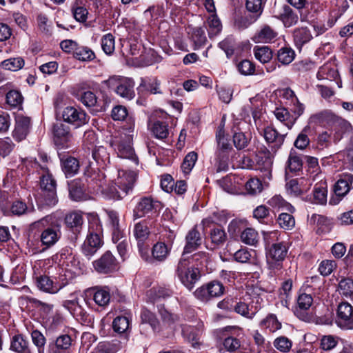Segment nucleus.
<instances>
[{"mask_svg":"<svg viewBox=\"0 0 353 353\" xmlns=\"http://www.w3.org/2000/svg\"><path fill=\"white\" fill-rule=\"evenodd\" d=\"M103 228L101 221L97 215H91L88 219V234L81 245L82 253L90 259L101 247Z\"/></svg>","mask_w":353,"mask_h":353,"instance_id":"obj_1","label":"nucleus"},{"mask_svg":"<svg viewBox=\"0 0 353 353\" xmlns=\"http://www.w3.org/2000/svg\"><path fill=\"white\" fill-rule=\"evenodd\" d=\"M153 224L152 219H145L135 223L132 230V235L137 241L140 255L146 261L152 260L150 256V246L148 240Z\"/></svg>","mask_w":353,"mask_h":353,"instance_id":"obj_2","label":"nucleus"},{"mask_svg":"<svg viewBox=\"0 0 353 353\" xmlns=\"http://www.w3.org/2000/svg\"><path fill=\"white\" fill-rule=\"evenodd\" d=\"M49 216L41 219L31 224V227H42L43 230L40 234V241L41 245L48 249L55 245L61 236V224L58 221L52 222L48 225Z\"/></svg>","mask_w":353,"mask_h":353,"instance_id":"obj_3","label":"nucleus"},{"mask_svg":"<svg viewBox=\"0 0 353 353\" xmlns=\"http://www.w3.org/2000/svg\"><path fill=\"white\" fill-rule=\"evenodd\" d=\"M176 272L181 282L189 290L194 288L201 276L199 268L190 266V262L185 259L179 261Z\"/></svg>","mask_w":353,"mask_h":353,"instance_id":"obj_4","label":"nucleus"},{"mask_svg":"<svg viewBox=\"0 0 353 353\" xmlns=\"http://www.w3.org/2000/svg\"><path fill=\"white\" fill-rule=\"evenodd\" d=\"M110 145L119 157L130 159L135 164H138V157L131 145V138L129 135L121 134L119 136H114L111 140Z\"/></svg>","mask_w":353,"mask_h":353,"instance_id":"obj_5","label":"nucleus"},{"mask_svg":"<svg viewBox=\"0 0 353 353\" xmlns=\"http://www.w3.org/2000/svg\"><path fill=\"white\" fill-rule=\"evenodd\" d=\"M136 180L137 174L134 172L119 170L115 183L118 189L115 187L113 188L114 190L111 189L112 197L119 199L125 196L132 190Z\"/></svg>","mask_w":353,"mask_h":353,"instance_id":"obj_6","label":"nucleus"},{"mask_svg":"<svg viewBox=\"0 0 353 353\" xmlns=\"http://www.w3.org/2000/svg\"><path fill=\"white\" fill-rule=\"evenodd\" d=\"M288 247L285 242L272 243L266 254L267 263L270 270H281L287 256Z\"/></svg>","mask_w":353,"mask_h":353,"instance_id":"obj_7","label":"nucleus"},{"mask_svg":"<svg viewBox=\"0 0 353 353\" xmlns=\"http://www.w3.org/2000/svg\"><path fill=\"white\" fill-rule=\"evenodd\" d=\"M352 187H353V174L350 173L341 174L334 187V195L330 198L329 203L332 205H337L350 192Z\"/></svg>","mask_w":353,"mask_h":353,"instance_id":"obj_8","label":"nucleus"},{"mask_svg":"<svg viewBox=\"0 0 353 353\" xmlns=\"http://www.w3.org/2000/svg\"><path fill=\"white\" fill-rule=\"evenodd\" d=\"M225 287L218 281H212L197 288L194 296L203 302H208L210 299L219 297L224 294Z\"/></svg>","mask_w":353,"mask_h":353,"instance_id":"obj_9","label":"nucleus"},{"mask_svg":"<svg viewBox=\"0 0 353 353\" xmlns=\"http://www.w3.org/2000/svg\"><path fill=\"white\" fill-rule=\"evenodd\" d=\"M108 84L110 88L114 89L116 93L123 98L132 99L135 95L134 83L130 79L112 77L109 79Z\"/></svg>","mask_w":353,"mask_h":353,"instance_id":"obj_10","label":"nucleus"},{"mask_svg":"<svg viewBox=\"0 0 353 353\" xmlns=\"http://www.w3.org/2000/svg\"><path fill=\"white\" fill-rule=\"evenodd\" d=\"M272 159L268 150L259 151L254 158V170L261 171L262 178L265 183L266 180H270L272 177Z\"/></svg>","mask_w":353,"mask_h":353,"instance_id":"obj_11","label":"nucleus"},{"mask_svg":"<svg viewBox=\"0 0 353 353\" xmlns=\"http://www.w3.org/2000/svg\"><path fill=\"white\" fill-rule=\"evenodd\" d=\"M62 117L65 122L74 125L76 128L88 123L90 119L85 111L72 106L64 108Z\"/></svg>","mask_w":353,"mask_h":353,"instance_id":"obj_12","label":"nucleus"},{"mask_svg":"<svg viewBox=\"0 0 353 353\" xmlns=\"http://www.w3.org/2000/svg\"><path fill=\"white\" fill-rule=\"evenodd\" d=\"M336 323L344 330L353 329V307L349 303L342 302L338 305Z\"/></svg>","mask_w":353,"mask_h":353,"instance_id":"obj_13","label":"nucleus"},{"mask_svg":"<svg viewBox=\"0 0 353 353\" xmlns=\"http://www.w3.org/2000/svg\"><path fill=\"white\" fill-rule=\"evenodd\" d=\"M93 267L99 274H109L119 269V263L110 251H106L93 262Z\"/></svg>","mask_w":353,"mask_h":353,"instance_id":"obj_14","label":"nucleus"},{"mask_svg":"<svg viewBox=\"0 0 353 353\" xmlns=\"http://www.w3.org/2000/svg\"><path fill=\"white\" fill-rule=\"evenodd\" d=\"M252 117L259 133L263 136L267 143H272V147L276 150L280 148L281 146L283 144L285 134H279L274 128L270 126L264 128H260L257 123V113L254 112L252 113Z\"/></svg>","mask_w":353,"mask_h":353,"instance_id":"obj_15","label":"nucleus"},{"mask_svg":"<svg viewBox=\"0 0 353 353\" xmlns=\"http://www.w3.org/2000/svg\"><path fill=\"white\" fill-rule=\"evenodd\" d=\"M261 301H262V299L259 296L253 297L250 303L236 301V302H234V310L237 314L249 319H252L261 307Z\"/></svg>","mask_w":353,"mask_h":353,"instance_id":"obj_16","label":"nucleus"},{"mask_svg":"<svg viewBox=\"0 0 353 353\" xmlns=\"http://www.w3.org/2000/svg\"><path fill=\"white\" fill-rule=\"evenodd\" d=\"M158 202L151 197H143L133 210L134 220L144 217L157 211Z\"/></svg>","mask_w":353,"mask_h":353,"instance_id":"obj_17","label":"nucleus"},{"mask_svg":"<svg viewBox=\"0 0 353 353\" xmlns=\"http://www.w3.org/2000/svg\"><path fill=\"white\" fill-rule=\"evenodd\" d=\"M35 283L39 290L49 294H56L66 285L67 281L54 282L47 275H40L36 277Z\"/></svg>","mask_w":353,"mask_h":353,"instance_id":"obj_18","label":"nucleus"},{"mask_svg":"<svg viewBox=\"0 0 353 353\" xmlns=\"http://www.w3.org/2000/svg\"><path fill=\"white\" fill-rule=\"evenodd\" d=\"M108 218V225L112 231V239L114 243L118 242L123 236L121 229L119 213L114 210H106Z\"/></svg>","mask_w":353,"mask_h":353,"instance_id":"obj_19","label":"nucleus"},{"mask_svg":"<svg viewBox=\"0 0 353 353\" xmlns=\"http://www.w3.org/2000/svg\"><path fill=\"white\" fill-rule=\"evenodd\" d=\"M10 350L16 353H36L23 334H16L11 338Z\"/></svg>","mask_w":353,"mask_h":353,"instance_id":"obj_20","label":"nucleus"},{"mask_svg":"<svg viewBox=\"0 0 353 353\" xmlns=\"http://www.w3.org/2000/svg\"><path fill=\"white\" fill-rule=\"evenodd\" d=\"M313 302V298L310 294H301L297 299L298 307L294 310V314L301 320L308 321L310 317L305 311L309 310Z\"/></svg>","mask_w":353,"mask_h":353,"instance_id":"obj_21","label":"nucleus"},{"mask_svg":"<svg viewBox=\"0 0 353 353\" xmlns=\"http://www.w3.org/2000/svg\"><path fill=\"white\" fill-rule=\"evenodd\" d=\"M30 119L23 116H18L16 119V125L12 137L17 141H21L26 139L29 132Z\"/></svg>","mask_w":353,"mask_h":353,"instance_id":"obj_22","label":"nucleus"},{"mask_svg":"<svg viewBox=\"0 0 353 353\" xmlns=\"http://www.w3.org/2000/svg\"><path fill=\"white\" fill-rule=\"evenodd\" d=\"M185 240L186 244L184 247L183 256L196 250L202 243V238L196 227L188 232Z\"/></svg>","mask_w":353,"mask_h":353,"instance_id":"obj_23","label":"nucleus"},{"mask_svg":"<svg viewBox=\"0 0 353 353\" xmlns=\"http://www.w3.org/2000/svg\"><path fill=\"white\" fill-rule=\"evenodd\" d=\"M54 141L57 144L64 145L71 139L69 128L62 123H57L53 126Z\"/></svg>","mask_w":353,"mask_h":353,"instance_id":"obj_24","label":"nucleus"},{"mask_svg":"<svg viewBox=\"0 0 353 353\" xmlns=\"http://www.w3.org/2000/svg\"><path fill=\"white\" fill-rule=\"evenodd\" d=\"M65 223L66 226L77 235L81 230L83 219L81 213L72 212L65 216Z\"/></svg>","mask_w":353,"mask_h":353,"instance_id":"obj_25","label":"nucleus"},{"mask_svg":"<svg viewBox=\"0 0 353 353\" xmlns=\"http://www.w3.org/2000/svg\"><path fill=\"white\" fill-rule=\"evenodd\" d=\"M277 32L268 25L263 26L252 37L255 43H270L277 37Z\"/></svg>","mask_w":353,"mask_h":353,"instance_id":"obj_26","label":"nucleus"},{"mask_svg":"<svg viewBox=\"0 0 353 353\" xmlns=\"http://www.w3.org/2000/svg\"><path fill=\"white\" fill-rule=\"evenodd\" d=\"M68 185L70 196L72 200L79 201L87 199L85 187L81 181L74 180Z\"/></svg>","mask_w":353,"mask_h":353,"instance_id":"obj_27","label":"nucleus"},{"mask_svg":"<svg viewBox=\"0 0 353 353\" xmlns=\"http://www.w3.org/2000/svg\"><path fill=\"white\" fill-rule=\"evenodd\" d=\"M201 331L199 328H195L190 325H184L182 328L183 337L192 344L194 348H199L200 343V335Z\"/></svg>","mask_w":353,"mask_h":353,"instance_id":"obj_28","label":"nucleus"},{"mask_svg":"<svg viewBox=\"0 0 353 353\" xmlns=\"http://www.w3.org/2000/svg\"><path fill=\"white\" fill-rule=\"evenodd\" d=\"M79 162L77 159L68 157L65 159H61L62 170L66 177H71L77 174L79 170Z\"/></svg>","mask_w":353,"mask_h":353,"instance_id":"obj_29","label":"nucleus"},{"mask_svg":"<svg viewBox=\"0 0 353 353\" xmlns=\"http://www.w3.org/2000/svg\"><path fill=\"white\" fill-rule=\"evenodd\" d=\"M240 123V121L234 122L232 128V130L234 133L233 143L237 150H242L246 148L250 141V139L248 138L244 133L238 132V130H240L238 126Z\"/></svg>","mask_w":353,"mask_h":353,"instance_id":"obj_30","label":"nucleus"},{"mask_svg":"<svg viewBox=\"0 0 353 353\" xmlns=\"http://www.w3.org/2000/svg\"><path fill=\"white\" fill-rule=\"evenodd\" d=\"M293 38L296 48H301L312 39V35L307 28H296L293 32Z\"/></svg>","mask_w":353,"mask_h":353,"instance_id":"obj_31","label":"nucleus"},{"mask_svg":"<svg viewBox=\"0 0 353 353\" xmlns=\"http://www.w3.org/2000/svg\"><path fill=\"white\" fill-rule=\"evenodd\" d=\"M327 185L325 181H321L314 185L312 202L316 204H325L327 201Z\"/></svg>","mask_w":353,"mask_h":353,"instance_id":"obj_32","label":"nucleus"},{"mask_svg":"<svg viewBox=\"0 0 353 353\" xmlns=\"http://www.w3.org/2000/svg\"><path fill=\"white\" fill-rule=\"evenodd\" d=\"M339 76L337 69L332 64L326 63L321 66L316 74L319 80H329L330 81L336 80Z\"/></svg>","mask_w":353,"mask_h":353,"instance_id":"obj_33","label":"nucleus"},{"mask_svg":"<svg viewBox=\"0 0 353 353\" xmlns=\"http://www.w3.org/2000/svg\"><path fill=\"white\" fill-rule=\"evenodd\" d=\"M303 168V159L301 154L291 150L287 161V169L291 172H296Z\"/></svg>","mask_w":353,"mask_h":353,"instance_id":"obj_34","label":"nucleus"},{"mask_svg":"<svg viewBox=\"0 0 353 353\" xmlns=\"http://www.w3.org/2000/svg\"><path fill=\"white\" fill-rule=\"evenodd\" d=\"M37 201L43 205L54 206L57 203L56 189H48V190H41L39 196L37 199Z\"/></svg>","mask_w":353,"mask_h":353,"instance_id":"obj_35","label":"nucleus"},{"mask_svg":"<svg viewBox=\"0 0 353 353\" xmlns=\"http://www.w3.org/2000/svg\"><path fill=\"white\" fill-rule=\"evenodd\" d=\"M25 64L23 58L20 57H11L0 63V67L2 69L16 72L21 70Z\"/></svg>","mask_w":353,"mask_h":353,"instance_id":"obj_36","label":"nucleus"},{"mask_svg":"<svg viewBox=\"0 0 353 353\" xmlns=\"http://www.w3.org/2000/svg\"><path fill=\"white\" fill-rule=\"evenodd\" d=\"M63 305L74 316H83L85 314L78 298L66 300L63 301Z\"/></svg>","mask_w":353,"mask_h":353,"instance_id":"obj_37","label":"nucleus"},{"mask_svg":"<svg viewBox=\"0 0 353 353\" xmlns=\"http://www.w3.org/2000/svg\"><path fill=\"white\" fill-rule=\"evenodd\" d=\"M170 253V248L163 242H157L152 249V258L158 261H163Z\"/></svg>","mask_w":353,"mask_h":353,"instance_id":"obj_38","label":"nucleus"},{"mask_svg":"<svg viewBox=\"0 0 353 353\" xmlns=\"http://www.w3.org/2000/svg\"><path fill=\"white\" fill-rule=\"evenodd\" d=\"M281 19L285 27H291L298 22L299 17L290 6H284L283 11L281 14Z\"/></svg>","mask_w":353,"mask_h":353,"instance_id":"obj_39","label":"nucleus"},{"mask_svg":"<svg viewBox=\"0 0 353 353\" xmlns=\"http://www.w3.org/2000/svg\"><path fill=\"white\" fill-rule=\"evenodd\" d=\"M73 56L81 61H90L95 59V54L90 48L79 45L75 48Z\"/></svg>","mask_w":353,"mask_h":353,"instance_id":"obj_40","label":"nucleus"},{"mask_svg":"<svg viewBox=\"0 0 353 353\" xmlns=\"http://www.w3.org/2000/svg\"><path fill=\"white\" fill-rule=\"evenodd\" d=\"M207 30L210 37L216 36L222 30L220 19L216 14H212L207 20Z\"/></svg>","mask_w":353,"mask_h":353,"instance_id":"obj_41","label":"nucleus"},{"mask_svg":"<svg viewBox=\"0 0 353 353\" xmlns=\"http://www.w3.org/2000/svg\"><path fill=\"white\" fill-rule=\"evenodd\" d=\"M295 58V52L290 48L284 46L280 48L277 52L278 61L283 65H288Z\"/></svg>","mask_w":353,"mask_h":353,"instance_id":"obj_42","label":"nucleus"},{"mask_svg":"<svg viewBox=\"0 0 353 353\" xmlns=\"http://www.w3.org/2000/svg\"><path fill=\"white\" fill-rule=\"evenodd\" d=\"M93 159L99 165H106L110 163V154L103 146L95 148L92 152Z\"/></svg>","mask_w":353,"mask_h":353,"instance_id":"obj_43","label":"nucleus"},{"mask_svg":"<svg viewBox=\"0 0 353 353\" xmlns=\"http://www.w3.org/2000/svg\"><path fill=\"white\" fill-rule=\"evenodd\" d=\"M93 299L97 305L105 307L110 301V292L105 288L97 289L93 294Z\"/></svg>","mask_w":353,"mask_h":353,"instance_id":"obj_44","label":"nucleus"},{"mask_svg":"<svg viewBox=\"0 0 353 353\" xmlns=\"http://www.w3.org/2000/svg\"><path fill=\"white\" fill-rule=\"evenodd\" d=\"M34 211V208L33 206L28 208L26 203L20 201L16 200L12 202L10 206V212L13 215L16 216H21L28 213H31Z\"/></svg>","mask_w":353,"mask_h":353,"instance_id":"obj_45","label":"nucleus"},{"mask_svg":"<svg viewBox=\"0 0 353 353\" xmlns=\"http://www.w3.org/2000/svg\"><path fill=\"white\" fill-rule=\"evenodd\" d=\"M31 339L33 344L34 345L36 353H45V345L46 343V339L43 334L39 330H35L31 332Z\"/></svg>","mask_w":353,"mask_h":353,"instance_id":"obj_46","label":"nucleus"},{"mask_svg":"<svg viewBox=\"0 0 353 353\" xmlns=\"http://www.w3.org/2000/svg\"><path fill=\"white\" fill-rule=\"evenodd\" d=\"M153 135L159 139H164L169 135L168 125L162 121H157L152 126Z\"/></svg>","mask_w":353,"mask_h":353,"instance_id":"obj_47","label":"nucleus"},{"mask_svg":"<svg viewBox=\"0 0 353 353\" xmlns=\"http://www.w3.org/2000/svg\"><path fill=\"white\" fill-rule=\"evenodd\" d=\"M254 53L255 58L263 63H268L272 58V52L268 46H255Z\"/></svg>","mask_w":353,"mask_h":353,"instance_id":"obj_48","label":"nucleus"},{"mask_svg":"<svg viewBox=\"0 0 353 353\" xmlns=\"http://www.w3.org/2000/svg\"><path fill=\"white\" fill-rule=\"evenodd\" d=\"M121 348L120 342H103L99 343L94 353H116Z\"/></svg>","mask_w":353,"mask_h":353,"instance_id":"obj_49","label":"nucleus"},{"mask_svg":"<svg viewBox=\"0 0 353 353\" xmlns=\"http://www.w3.org/2000/svg\"><path fill=\"white\" fill-rule=\"evenodd\" d=\"M191 39L194 43V50L203 46L207 41L205 32L201 28H195L192 30Z\"/></svg>","mask_w":353,"mask_h":353,"instance_id":"obj_50","label":"nucleus"},{"mask_svg":"<svg viewBox=\"0 0 353 353\" xmlns=\"http://www.w3.org/2000/svg\"><path fill=\"white\" fill-rule=\"evenodd\" d=\"M241 240L247 245H255L259 241L258 232L252 228H246L241 232Z\"/></svg>","mask_w":353,"mask_h":353,"instance_id":"obj_51","label":"nucleus"},{"mask_svg":"<svg viewBox=\"0 0 353 353\" xmlns=\"http://www.w3.org/2000/svg\"><path fill=\"white\" fill-rule=\"evenodd\" d=\"M268 203L274 208H285L291 213L295 210L294 208L291 204L286 202L280 195H275L272 196L268 201Z\"/></svg>","mask_w":353,"mask_h":353,"instance_id":"obj_52","label":"nucleus"},{"mask_svg":"<svg viewBox=\"0 0 353 353\" xmlns=\"http://www.w3.org/2000/svg\"><path fill=\"white\" fill-rule=\"evenodd\" d=\"M277 222L280 227L286 230H290L295 225L294 216L289 213H281L279 215Z\"/></svg>","mask_w":353,"mask_h":353,"instance_id":"obj_53","label":"nucleus"},{"mask_svg":"<svg viewBox=\"0 0 353 353\" xmlns=\"http://www.w3.org/2000/svg\"><path fill=\"white\" fill-rule=\"evenodd\" d=\"M6 103L10 107L18 108L23 102V97L21 92L18 90H10L6 96Z\"/></svg>","mask_w":353,"mask_h":353,"instance_id":"obj_54","label":"nucleus"},{"mask_svg":"<svg viewBox=\"0 0 353 353\" xmlns=\"http://www.w3.org/2000/svg\"><path fill=\"white\" fill-rule=\"evenodd\" d=\"M101 48L106 54H112L115 49L114 37L108 33L103 36L101 39Z\"/></svg>","mask_w":353,"mask_h":353,"instance_id":"obj_55","label":"nucleus"},{"mask_svg":"<svg viewBox=\"0 0 353 353\" xmlns=\"http://www.w3.org/2000/svg\"><path fill=\"white\" fill-rule=\"evenodd\" d=\"M89 179L88 182L89 184L93 185V189L95 187L103 188L105 184L106 180L105 176L103 172L99 171H94L90 175L88 176Z\"/></svg>","mask_w":353,"mask_h":353,"instance_id":"obj_56","label":"nucleus"},{"mask_svg":"<svg viewBox=\"0 0 353 353\" xmlns=\"http://www.w3.org/2000/svg\"><path fill=\"white\" fill-rule=\"evenodd\" d=\"M198 155L195 152H189L184 158L181 165V169L185 174L190 173L192 169L194 168L195 163L197 160Z\"/></svg>","mask_w":353,"mask_h":353,"instance_id":"obj_57","label":"nucleus"},{"mask_svg":"<svg viewBox=\"0 0 353 353\" xmlns=\"http://www.w3.org/2000/svg\"><path fill=\"white\" fill-rule=\"evenodd\" d=\"M159 312L163 323L168 326L174 325L179 321V316L168 311L163 306L159 308Z\"/></svg>","mask_w":353,"mask_h":353,"instance_id":"obj_58","label":"nucleus"},{"mask_svg":"<svg viewBox=\"0 0 353 353\" xmlns=\"http://www.w3.org/2000/svg\"><path fill=\"white\" fill-rule=\"evenodd\" d=\"M339 290L345 297L353 295V280L349 278L343 279L339 283Z\"/></svg>","mask_w":353,"mask_h":353,"instance_id":"obj_59","label":"nucleus"},{"mask_svg":"<svg viewBox=\"0 0 353 353\" xmlns=\"http://www.w3.org/2000/svg\"><path fill=\"white\" fill-rule=\"evenodd\" d=\"M216 139L218 147L220 150L225 151L232 149L230 140L225 136V132L223 128H219L216 131Z\"/></svg>","mask_w":353,"mask_h":353,"instance_id":"obj_60","label":"nucleus"},{"mask_svg":"<svg viewBox=\"0 0 353 353\" xmlns=\"http://www.w3.org/2000/svg\"><path fill=\"white\" fill-rule=\"evenodd\" d=\"M246 9L250 12L254 14V20H256L263 12L262 0H247Z\"/></svg>","mask_w":353,"mask_h":353,"instance_id":"obj_61","label":"nucleus"},{"mask_svg":"<svg viewBox=\"0 0 353 353\" xmlns=\"http://www.w3.org/2000/svg\"><path fill=\"white\" fill-rule=\"evenodd\" d=\"M114 330L118 333H123L129 327V320L126 316H117L112 323Z\"/></svg>","mask_w":353,"mask_h":353,"instance_id":"obj_62","label":"nucleus"},{"mask_svg":"<svg viewBox=\"0 0 353 353\" xmlns=\"http://www.w3.org/2000/svg\"><path fill=\"white\" fill-rule=\"evenodd\" d=\"M210 239L212 243L214 245H219L225 241L226 234L225 231L220 228H214L210 232Z\"/></svg>","mask_w":353,"mask_h":353,"instance_id":"obj_63","label":"nucleus"},{"mask_svg":"<svg viewBox=\"0 0 353 353\" xmlns=\"http://www.w3.org/2000/svg\"><path fill=\"white\" fill-rule=\"evenodd\" d=\"M245 189L250 194H257L263 190V184L257 178H252L245 183Z\"/></svg>","mask_w":353,"mask_h":353,"instance_id":"obj_64","label":"nucleus"}]
</instances>
